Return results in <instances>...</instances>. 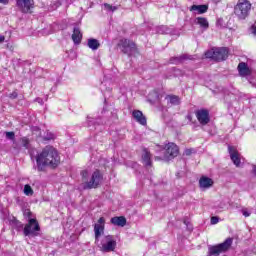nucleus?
Masks as SVG:
<instances>
[{"label":"nucleus","instance_id":"nucleus-39","mask_svg":"<svg viewBox=\"0 0 256 256\" xmlns=\"http://www.w3.org/2000/svg\"><path fill=\"white\" fill-rule=\"evenodd\" d=\"M185 153H186V155H189L191 153V150L188 149L185 151Z\"/></svg>","mask_w":256,"mask_h":256},{"label":"nucleus","instance_id":"nucleus-7","mask_svg":"<svg viewBox=\"0 0 256 256\" xmlns=\"http://www.w3.org/2000/svg\"><path fill=\"white\" fill-rule=\"evenodd\" d=\"M41 231L39 222L35 218H29L28 223L25 225L23 233L25 237H37Z\"/></svg>","mask_w":256,"mask_h":256},{"label":"nucleus","instance_id":"nucleus-34","mask_svg":"<svg viewBox=\"0 0 256 256\" xmlns=\"http://www.w3.org/2000/svg\"><path fill=\"white\" fill-rule=\"evenodd\" d=\"M2 5H9V0H0Z\"/></svg>","mask_w":256,"mask_h":256},{"label":"nucleus","instance_id":"nucleus-33","mask_svg":"<svg viewBox=\"0 0 256 256\" xmlns=\"http://www.w3.org/2000/svg\"><path fill=\"white\" fill-rule=\"evenodd\" d=\"M17 92H12L11 94H10V99H17Z\"/></svg>","mask_w":256,"mask_h":256},{"label":"nucleus","instance_id":"nucleus-2","mask_svg":"<svg viewBox=\"0 0 256 256\" xmlns=\"http://www.w3.org/2000/svg\"><path fill=\"white\" fill-rule=\"evenodd\" d=\"M59 153L53 146H46L36 157L38 171H43L45 167H57L59 165Z\"/></svg>","mask_w":256,"mask_h":256},{"label":"nucleus","instance_id":"nucleus-30","mask_svg":"<svg viewBox=\"0 0 256 256\" xmlns=\"http://www.w3.org/2000/svg\"><path fill=\"white\" fill-rule=\"evenodd\" d=\"M92 125H95V119L88 117V126L91 127Z\"/></svg>","mask_w":256,"mask_h":256},{"label":"nucleus","instance_id":"nucleus-20","mask_svg":"<svg viewBox=\"0 0 256 256\" xmlns=\"http://www.w3.org/2000/svg\"><path fill=\"white\" fill-rule=\"evenodd\" d=\"M238 71L241 75V77H247L249 75V68L247 67V64L241 62L238 65Z\"/></svg>","mask_w":256,"mask_h":256},{"label":"nucleus","instance_id":"nucleus-31","mask_svg":"<svg viewBox=\"0 0 256 256\" xmlns=\"http://www.w3.org/2000/svg\"><path fill=\"white\" fill-rule=\"evenodd\" d=\"M242 214L244 215V217H250L251 216V212H249L247 209H243Z\"/></svg>","mask_w":256,"mask_h":256},{"label":"nucleus","instance_id":"nucleus-11","mask_svg":"<svg viewBox=\"0 0 256 256\" xmlns=\"http://www.w3.org/2000/svg\"><path fill=\"white\" fill-rule=\"evenodd\" d=\"M228 151L230 153V159L234 163L235 166L240 167L241 166V154H239L238 151L235 150V148L229 146Z\"/></svg>","mask_w":256,"mask_h":256},{"label":"nucleus","instance_id":"nucleus-27","mask_svg":"<svg viewBox=\"0 0 256 256\" xmlns=\"http://www.w3.org/2000/svg\"><path fill=\"white\" fill-rule=\"evenodd\" d=\"M158 33H160L161 35H165V34L169 33V28H167V26H161L158 29Z\"/></svg>","mask_w":256,"mask_h":256},{"label":"nucleus","instance_id":"nucleus-8","mask_svg":"<svg viewBox=\"0 0 256 256\" xmlns=\"http://www.w3.org/2000/svg\"><path fill=\"white\" fill-rule=\"evenodd\" d=\"M119 47L122 53H125L126 55H133V53H135V51L137 50L135 42L129 39L120 40Z\"/></svg>","mask_w":256,"mask_h":256},{"label":"nucleus","instance_id":"nucleus-15","mask_svg":"<svg viewBox=\"0 0 256 256\" xmlns=\"http://www.w3.org/2000/svg\"><path fill=\"white\" fill-rule=\"evenodd\" d=\"M81 39H83L81 29H79L78 27L74 28L72 34V41H74L75 45H79V43H81Z\"/></svg>","mask_w":256,"mask_h":256},{"label":"nucleus","instance_id":"nucleus-37","mask_svg":"<svg viewBox=\"0 0 256 256\" xmlns=\"http://www.w3.org/2000/svg\"><path fill=\"white\" fill-rule=\"evenodd\" d=\"M252 173H253V175L256 176V165L253 166V168H252Z\"/></svg>","mask_w":256,"mask_h":256},{"label":"nucleus","instance_id":"nucleus-21","mask_svg":"<svg viewBox=\"0 0 256 256\" xmlns=\"http://www.w3.org/2000/svg\"><path fill=\"white\" fill-rule=\"evenodd\" d=\"M166 101H168V103H170V105H180L181 104V98H179V96H175V95H168L166 96Z\"/></svg>","mask_w":256,"mask_h":256},{"label":"nucleus","instance_id":"nucleus-28","mask_svg":"<svg viewBox=\"0 0 256 256\" xmlns=\"http://www.w3.org/2000/svg\"><path fill=\"white\" fill-rule=\"evenodd\" d=\"M104 9H106V11H117V6H112L110 4H104Z\"/></svg>","mask_w":256,"mask_h":256},{"label":"nucleus","instance_id":"nucleus-29","mask_svg":"<svg viewBox=\"0 0 256 256\" xmlns=\"http://www.w3.org/2000/svg\"><path fill=\"white\" fill-rule=\"evenodd\" d=\"M217 223H219V217L213 216L211 218V225H217Z\"/></svg>","mask_w":256,"mask_h":256},{"label":"nucleus","instance_id":"nucleus-26","mask_svg":"<svg viewBox=\"0 0 256 256\" xmlns=\"http://www.w3.org/2000/svg\"><path fill=\"white\" fill-rule=\"evenodd\" d=\"M43 139H45V141H51V140L55 139V134H53V132L47 131V132L43 135Z\"/></svg>","mask_w":256,"mask_h":256},{"label":"nucleus","instance_id":"nucleus-25","mask_svg":"<svg viewBox=\"0 0 256 256\" xmlns=\"http://www.w3.org/2000/svg\"><path fill=\"white\" fill-rule=\"evenodd\" d=\"M20 143H21V145L24 147V149H29V147H30L29 138H27V137H22V138L20 139Z\"/></svg>","mask_w":256,"mask_h":256},{"label":"nucleus","instance_id":"nucleus-23","mask_svg":"<svg viewBox=\"0 0 256 256\" xmlns=\"http://www.w3.org/2000/svg\"><path fill=\"white\" fill-rule=\"evenodd\" d=\"M185 59H187V57H185V55H182L180 57H174L170 60V63L177 65V64L185 61Z\"/></svg>","mask_w":256,"mask_h":256},{"label":"nucleus","instance_id":"nucleus-1","mask_svg":"<svg viewBox=\"0 0 256 256\" xmlns=\"http://www.w3.org/2000/svg\"><path fill=\"white\" fill-rule=\"evenodd\" d=\"M94 233H95V242L100 243L98 247L102 253H111V251H115L117 247V240L113 235H106L101 238L103 233H105V218L100 217L98 222L94 225ZM101 238V239H100Z\"/></svg>","mask_w":256,"mask_h":256},{"label":"nucleus","instance_id":"nucleus-10","mask_svg":"<svg viewBox=\"0 0 256 256\" xmlns=\"http://www.w3.org/2000/svg\"><path fill=\"white\" fill-rule=\"evenodd\" d=\"M196 117L200 123V125H207V123H209L210 118H209V111L202 109V110H198L196 112Z\"/></svg>","mask_w":256,"mask_h":256},{"label":"nucleus","instance_id":"nucleus-36","mask_svg":"<svg viewBox=\"0 0 256 256\" xmlns=\"http://www.w3.org/2000/svg\"><path fill=\"white\" fill-rule=\"evenodd\" d=\"M251 31L256 36V26H252Z\"/></svg>","mask_w":256,"mask_h":256},{"label":"nucleus","instance_id":"nucleus-6","mask_svg":"<svg viewBox=\"0 0 256 256\" xmlns=\"http://www.w3.org/2000/svg\"><path fill=\"white\" fill-rule=\"evenodd\" d=\"M206 59H213L214 61H225L229 57V50L225 47L212 48L205 53Z\"/></svg>","mask_w":256,"mask_h":256},{"label":"nucleus","instance_id":"nucleus-13","mask_svg":"<svg viewBox=\"0 0 256 256\" xmlns=\"http://www.w3.org/2000/svg\"><path fill=\"white\" fill-rule=\"evenodd\" d=\"M134 119H136V121L138 123H140V125H147V118H145V116H143V112L139 111V110H135L132 113Z\"/></svg>","mask_w":256,"mask_h":256},{"label":"nucleus","instance_id":"nucleus-24","mask_svg":"<svg viewBox=\"0 0 256 256\" xmlns=\"http://www.w3.org/2000/svg\"><path fill=\"white\" fill-rule=\"evenodd\" d=\"M24 195H26L27 197H31L33 195V188H31V185L26 184L24 186Z\"/></svg>","mask_w":256,"mask_h":256},{"label":"nucleus","instance_id":"nucleus-32","mask_svg":"<svg viewBox=\"0 0 256 256\" xmlns=\"http://www.w3.org/2000/svg\"><path fill=\"white\" fill-rule=\"evenodd\" d=\"M24 215H25V217H31V210L26 209V210L24 211Z\"/></svg>","mask_w":256,"mask_h":256},{"label":"nucleus","instance_id":"nucleus-9","mask_svg":"<svg viewBox=\"0 0 256 256\" xmlns=\"http://www.w3.org/2000/svg\"><path fill=\"white\" fill-rule=\"evenodd\" d=\"M16 5L21 13H31V9L35 7L33 0H17Z\"/></svg>","mask_w":256,"mask_h":256},{"label":"nucleus","instance_id":"nucleus-12","mask_svg":"<svg viewBox=\"0 0 256 256\" xmlns=\"http://www.w3.org/2000/svg\"><path fill=\"white\" fill-rule=\"evenodd\" d=\"M213 183V179L207 176H202L199 180V185L201 189H209L210 187H213Z\"/></svg>","mask_w":256,"mask_h":256},{"label":"nucleus","instance_id":"nucleus-19","mask_svg":"<svg viewBox=\"0 0 256 256\" xmlns=\"http://www.w3.org/2000/svg\"><path fill=\"white\" fill-rule=\"evenodd\" d=\"M6 135V139H9L10 141H13V149H16L17 151H19V149H21V146L17 144V142H15V132H5Z\"/></svg>","mask_w":256,"mask_h":256},{"label":"nucleus","instance_id":"nucleus-38","mask_svg":"<svg viewBox=\"0 0 256 256\" xmlns=\"http://www.w3.org/2000/svg\"><path fill=\"white\" fill-rule=\"evenodd\" d=\"M36 101H38V103H43V100L41 98H37Z\"/></svg>","mask_w":256,"mask_h":256},{"label":"nucleus","instance_id":"nucleus-14","mask_svg":"<svg viewBox=\"0 0 256 256\" xmlns=\"http://www.w3.org/2000/svg\"><path fill=\"white\" fill-rule=\"evenodd\" d=\"M208 9L209 8L207 7V5H192L190 11L196 13L197 15H201L203 13H207Z\"/></svg>","mask_w":256,"mask_h":256},{"label":"nucleus","instance_id":"nucleus-4","mask_svg":"<svg viewBox=\"0 0 256 256\" xmlns=\"http://www.w3.org/2000/svg\"><path fill=\"white\" fill-rule=\"evenodd\" d=\"M160 153L162 156H157L155 158L156 160L162 159V161H173V159L179 155V146L173 142H169L163 146Z\"/></svg>","mask_w":256,"mask_h":256},{"label":"nucleus","instance_id":"nucleus-18","mask_svg":"<svg viewBox=\"0 0 256 256\" xmlns=\"http://www.w3.org/2000/svg\"><path fill=\"white\" fill-rule=\"evenodd\" d=\"M87 45H88L89 49H91L92 51H97V49H99V47H101V43H99V40L94 39V38L88 39Z\"/></svg>","mask_w":256,"mask_h":256},{"label":"nucleus","instance_id":"nucleus-16","mask_svg":"<svg viewBox=\"0 0 256 256\" xmlns=\"http://www.w3.org/2000/svg\"><path fill=\"white\" fill-rule=\"evenodd\" d=\"M142 161L146 167H151V152L147 148L143 149Z\"/></svg>","mask_w":256,"mask_h":256},{"label":"nucleus","instance_id":"nucleus-40","mask_svg":"<svg viewBox=\"0 0 256 256\" xmlns=\"http://www.w3.org/2000/svg\"><path fill=\"white\" fill-rule=\"evenodd\" d=\"M37 131H39V128H35Z\"/></svg>","mask_w":256,"mask_h":256},{"label":"nucleus","instance_id":"nucleus-5","mask_svg":"<svg viewBox=\"0 0 256 256\" xmlns=\"http://www.w3.org/2000/svg\"><path fill=\"white\" fill-rule=\"evenodd\" d=\"M251 12V2L249 0H238L236 6L234 7V13L238 19L241 21L249 17Z\"/></svg>","mask_w":256,"mask_h":256},{"label":"nucleus","instance_id":"nucleus-17","mask_svg":"<svg viewBox=\"0 0 256 256\" xmlns=\"http://www.w3.org/2000/svg\"><path fill=\"white\" fill-rule=\"evenodd\" d=\"M112 225H116L117 227H125L127 225V219L125 217H113L111 218Z\"/></svg>","mask_w":256,"mask_h":256},{"label":"nucleus","instance_id":"nucleus-3","mask_svg":"<svg viewBox=\"0 0 256 256\" xmlns=\"http://www.w3.org/2000/svg\"><path fill=\"white\" fill-rule=\"evenodd\" d=\"M82 179L85 183L84 189H97L103 181V174L99 170H95L91 176L90 181H87V177H89V171L83 170L81 172Z\"/></svg>","mask_w":256,"mask_h":256},{"label":"nucleus","instance_id":"nucleus-22","mask_svg":"<svg viewBox=\"0 0 256 256\" xmlns=\"http://www.w3.org/2000/svg\"><path fill=\"white\" fill-rule=\"evenodd\" d=\"M196 21L203 29H209V21H207L206 18L198 17Z\"/></svg>","mask_w":256,"mask_h":256},{"label":"nucleus","instance_id":"nucleus-35","mask_svg":"<svg viewBox=\"0 0 256 256\" xmlns=\"http://www.w3.org/2000/svg\"><path fill=\"white\" fill-rule=\"evenodd\" d=\"M5 42V36L4 35H0V43H4Z\"/></svg>","mask_w":256,"mask_h":256}]
</instances>
